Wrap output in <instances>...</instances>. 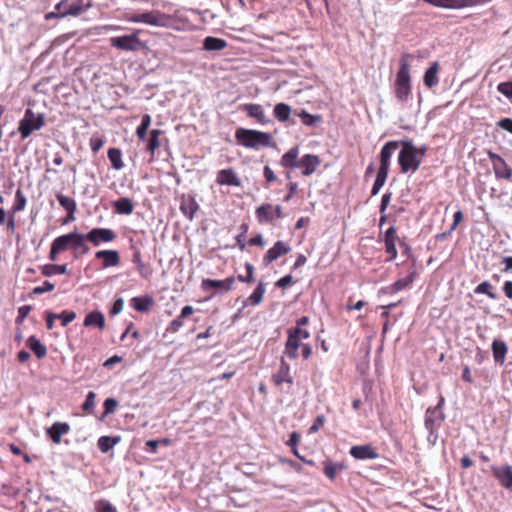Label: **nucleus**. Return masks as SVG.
I'll return each mask as SVG.
<instances>
[{
	"label": "nucleus",
	"mask_w": 512,
	"mask_h": 512,
	"mask_svg": "<svg viewBox=\"0 0 512 512\" xmlns=\"http://www.w3.org/2000/svg\"><path fill=\"white\" fill-rule=\"evenodd\" d=\"M310 337V333L306 329L299 327L288 330V339L285 344V355L290 359L298 357V350L301 349L304 359H308L312 354L311 347L303 341Z\"/></svg>",
	"instance_id": "nucleus-1"
},
{
	"label": "nucleus",
	"mask_w": 512,
	"mask_h": 512,
	"mask_svg": "<svg viewBox=\"0 0 512 512\" xmlns=\"http://www.w3.org/2000/svg\"><path fill=\"white\" fill-rule=\"evenodd\" d=\"M403 148L398 156V163L403 173L416 171L425 154V148H417L410 141L402 142Z\"/></svg>",
	"instance_id": "nucleus-2"
},
{
	"label": "nucleus",
	"mask_w": 512,
	"mask_h": 512,
	"mask_svg": "<svg viewBox=\"0 0 512 512\" xmlns=\"http://www.w3.org/2000/svg\"><path fill=\"white\" fill-rule=\"evenodd\" d=\"M410 55L403 54L400 58V67L396 75L395 92L396 97L401 102H406L411 93L410 86Z\"/></svg>",
	"instance_id": "nucleus-3"
},
{
	"label": "nucleus",
	"mask_w": 512,
	"mask_h": 512,
	"mask_svg": "<svg viewBox=\"0 0 512 512\" xmlns=\"http://www.w3.org/2000/svg\"><path fill=\"white\" fill-rule=\"evenodd\" d=\"M235 137L241 145L253 149L269 146L272 139L269 133L243 128L236 131Z\"/></svg>",
	"instance_id": "nucleus-4"
},
{
	"label": "nucleus",
	"mask_w": 512,
	"mask_h": 512,
	"mask_svg": "<svg viewBox=\"0 0 512 512\" xmlns=\"http://www.w3.org/2000/svg\"><path fill=\"white\" fill-rule=\"evenodd\" d=\"M44 126V114L35 113L32 109H26L23 118L19 122L18 131L22 139L28 138L34 131Z\"/></svg>",
	"instance_id": "nucleus-5"
},
{
	"label": "nucleus",
	"mask_w": 512,
	"mask_h": 512,
	"mask_svg": "<svg viewBox=\"0 0 512 512\" xmlns=\"http://www.w3.org/2000/svg\"><path fill=\"white\" fill-rule=\"evenodd\" d=\"M91 6L90 0H62L55 5L59 17L79 16Z\"/></svg>",
	"instance_id": "nucleus-6"
},
{
	"label": "nucleus",
	"mask_w": 512,
	"mask_h": 512,
	"mask_svg": "<svg viewBox=\"0 0 512 512\" xmlns=\"http://www.w3.org/2000/svg\"><path fill=\"white\" fill-rule=\"evenodd\" d=\"M110 45L123 51H137L143 47L139 38V30L129 35L111 37Z\"/></svg>",
	"instance_id": "nucleus-7"
},
{
	"label": "nucleus",
	"mask_w": 512,
	"mask_h": 512,
	"mask_svg": "<svg viewBox=\"0 0 512 512\" xmlns=\"http://www.w3.org/2000/svg\"><path fill=\"white\" fill-rule=\"evenodd\" d=\"M130 21L134 23H145L156 27H169L171 18L168 15L160 13L159 11H151L136 14L130 18Z\"/></svg>",
	"instance_id": "nucleus-8"
},
{
	"label": "nucleus",
	"mask_w": 512,
	"mask_h": 512,
	"mask_svg": "<svg viewBox=\"0 0 512 512\" xmlns=\"http://www.w3.org/2000/svg\"><path fill=\"white\" fill-rule=\"evenodd\" d=\"M442 420V413L437 407L426 411L425 427L429 431L428 441L433 445L437 442V430Z\"/></svg>",
	"instance_id": "nucleus-9"
},
{
	"label": "nucleus",
	"mask_w": 512,
	"mask_h": 512,
	"mask_svg": "<svg viewBox=\"0 0 512 512\" xmlns=\"http://www.w3.org/2000/svg\"><path fill=\"white\" fill-rule=\"evenodd\" d=\"M83 240H86V235L77 232L61 235L54 239V249L65 251L71 248L77 250L78 246L83 245Z\"/></svg>",
	"instance_id": "nucleus-10"
},
{
	"label": "nucleus",
	"mask_w": 512,
	"mask_h": 512,
	"mask_svg": "<svg viewBox=\"0 0 512 512\" xmlns=\"http://www.w3.org/2000/svg\"><path fill=\"white\" fill-rule=\"evenodd\" d=\"M490 469L500 486L512 493V466L508 464L492 465Z\"/></svg>",
	"instance_id": "nucleus-11"
},
{
	"label": "nucleus",
	"mask_w": 512,
	"mask_h": 512,
	"mask_svg": "<svg viewBox=\"0 0 512 512\" xmlns=\"http://www.w3.org/2000/svg\"><path fill=\"white\" fill-rule=\"evenodd\" d=\"M115 239L116 233L109 228H94L86 235V240L90 241L94 246L112 242Z\"/></svg>",
	"instance_id": "nucleus-12"
},
{
	"label": "nucleus",
	"mask_w": 512,
	"mask_h": 512,
	"mask_svg": "<svg viewBox=\"0 0 512 512\" xmlns=\"http://www.w3.org/2000/svg\"><path fill=\"white\" fill-rule=\"evenodd\" d=\"M234 282V277H229L224 280L203 279L201 288L205 291L214 289L220 292H228L232 289Z\"/></svg>",
	"instance_id": "nucleus-13"
},
{
	"label": "nucleus",
	"mask_w": 512,
	"mask_h": 512,
	"mask_svg": "<svg viewBox=\"0 0 512 512\" xmlns=\"http://www.w3.org/2000/svg\"><path fill=\"white\" fill-rule=\"evenodd\" d=\"M435 7L446 9H461L476 4V0H423Z\"/></svg>",
	"instance_id": "nucleus-14"
},
{
	"label": "nucleus",
	"mask_w": 512,
	"mask_h": 512,
	"mask_svg": "<svg viewBox=\"0 0 512 512\" xmlns=\"http://www.w3.org/2000/svg\"><path fill=\"white\" fill-rule=\"evenodd\" d=\"M399 147V143L397 141H389L387 142L380 153V167L378 170L389 171L390 159L395 150Z\"/></svg>",
	"instance_id": "nucleus-15"
},
{
	"label": "nucleus",
	"mask_w": 512,
	"mask_h": 512,
	"mask_svg": "<svg viewBox=\"0 0 512 512\" xmlns=\"http://www.w3.org/2000/svg\"><path fill=\"white\" fill-rule=\"evenodd\" d=\"M495 175L499 178L509 179L512 176V169L504 159L496 154H490Z\"/></svg>",
	"instance_id": "nucleus-16"
},
{
	"label": "nucleus",
	"mask_w": 512,
	"mask_h": 512,
	"mask_svg": "<svg viewBox=\"0 0 512 512\" xmlns=\"http://www.w3.org/2000/svg\"><path fill=\"white\" fill-rule=\"evenodd\" d=\"M320 164L321 160L317 155L306 154L299 160L298 167L303 168L302 174L304 176H309L317 170Z\"/></svg>",
	"instance_id": "nucleus-17"
},
{
	"label": "nucleus",
	"mask_w": 512,
	"mask_h": 512,
	"mask_svg": "<svg viewBox=\"0 0 512 512\" xmlns=\"http://www.w3.org/2000/svg\"><path fill=\"white\" fill-rule=\"evenodd\" d=\"M70 431V425L66 422H55L51 427L46 429V434L55 444L61 442L63 435L68 434Z\"/></svg>",
	"instance_id": "nucleus-18"
},
{
	"label": "nucleus",
	"mask_w": 512,
	"mask_h": 512,
	"mask_svg": "<svg viewBox=\"0 0 512 512\" xmlns=\"http://www.w3.org/2000/svg\"><path fill=\"white\" fill-rule=\"evenodd\" d=\"M290 251V247L282 241H277L273 247H271L266 255L264 256L263 262L265 265H269L282 255L287 254Z\"/></svg>",
	"instance_id": "nucleus-19"
},
{
	"label": "nucleus",
	"mask_w": 512,
	"mask_h": 512,
	"mask_svg": "<svg viewBox=\"0 0 512 512\" xmlns=\"http://www.w3.org/2000/svg\"><path fill=\"white\" fill-rule=\"evenodd\" d=\"M216 182L219 185H229L236 187L241 185V180L232 169H222L218 171Z\"/></svg>",
	"instance_id": "nucleus-20"
},
{
	"label": "nucleus",
	"mask_w": 512,
	"mask_h": 512,
	"mask_svg": "<svg viewBox=\"0 0 512 512\" xmlns=\"http://www.w3.org/2000/svg\"><path fill=\"white\" fill-rule=\"evenodd\" d=\"M199 205L193 196H183L180 203V211L189 220L194 218V214L198 211Z\"/></svg>",
	"instance_id": "nucleus-21"
},
{
	"label": "nucleus",
	"mask_w": 512,
	"mask_h": 512,
	"mask_svg": "<svg viewBox=\"0 0 512 512\" xmlns=\"http://www.w3.org/2000/svg\"><path fill=\"white\" fill-rule=\"evenodd\" d=\"M243 110L246 111L249 117L256 119L260 124H267L270 122L265 115L262 106L259 104H245L243 105Z\"/></svg>",
	"instance_id": "nucleus-22"
},
{
	"label": "nucleus",
	"mask_w": 512,
	"mask_h": 512,
	"mask_svg": "<svg viewBox=\"0 0 512 512\" xmlns=\"http://www.w3.org/2000/svg\"><path fill=\"white\" fill-rule=\"evenodd\" d=\"M96 258L103 260V267H113L120 263V256L116 250H100L95 254Z\"/></svg>",
	"instance_id": "nucleus-23"
},
{
	"label": "nucleus",
	"mask_w": 512,
	"mask_h": 512,
	"mask_svg": "<svg viewBox=\"0 0 512 512\" xmlns=\"http://www.w3.org/2000/svg\"><path fill=\"white\" fill-rule=\"evenodd\" d=\"M350 455L356 459H375L377 452L370 445L353 446L350 449Z\"/></svg>",
	"instance_id": "nucleus-24"
},
{
	"label": "nucleus",
	"mask_w": 512,
	"mask_h": 512,
	"mask_svg": "<svg viewBox=\"0 0 512 512\" xmlns=\"http://www.w3.org/2000/svg\"><path fill=\"white\" fill-rule=\"evenodd\" d=\"M273 381L277 386H281L284 383L288 385L293 383V379L290 375V367L283 359L281 360L278 372L273 376Z\"/></svg>",
	"instance_id": "nucleus-25"
},
{
	"label": "nucleus",
	"mask_w": 512,
	"mask_h": 512,
	"mask_svg": "<svg viewBox=\"0 0 512 512\" xmlns=\"http://www.w3.org/2000/svg\"><path fill=\"white\" fill-rule=\"evenodd\" d=\"M299 155V147L295 146L289 149L286 153H284L281 157L280 164L285 168H295L298 167L299 161H297Z\"/></svg>",
	"instance_id": "nucleus-26"
},
{
	"label": "nucleus",
	"mask_w": 512,
	"mask_h": 512,
	"mask_svg": "<svg viewBox=\"0 0 512 512\" xmlns=\"http://www.w3.org/2000/svg\"><path fill=\"white\" fill-rule=\"evenodd\" d=\"M84 326L90 327L95 326L99 329H104L105 327V318L104 315L100 311H93L86 315L84 319Z\"/></svg>",
	"instance_id": "nucleus-27"
},
{
	"label": "nucleus",
	"mask_w": 512,
	"mask_h": 512,
	"mask_svg": "<svg viewBox=\"0 0 512 512\" xmlns=\"http://www.w3.org/2000/svg\"><path fill=\"white\" fill-rule=\"evenodd\" d=\"M438 70H439V64L438 62H433L430 67L426 70L424 74V84L428 88H432L436 86L439 82L438 79Z\"/></svg>",
	"instance_id": "nucleus-28"
},
{
	"label": "nucleus",
	"mask_w": 512,
	"mask_h": 512,
	"mask_svg": "<svg viewBox=\"0 0 512 512\" xmlns=\"http://www.w3.org/2000/svg\"><path fill=\"white\" fill-rule=\"evenodd\" d=\"M57 200L59 204L68 212V220H74V213L77 209L75 200L63 194H58Z\"/></svg>",
	"instance_id": "nucleus-29"
},
{
	"label": "nucleus",
	"mask_w": 512,
	"mask_h": 512,
	"mask_svg": "<svg viewBox=\"0 0 512 512\" xmlns=\"http://www.w3.org/2000/svg\"><path fill=\"white\" fill-rule=\"evenodd\" d=\"M256 217L260 223L271 222L274 219L273 207L270 204H264L257 208Z\"/></svg>",
	"instance_id": "nucleus-30"
},
{
	"label": "nucleus",
	"mask_w": 512,
	"mask_h": 512,
	"mask_svg": "<svg viewBox=\"0 0 512 512\" xmlns=\"http://www.w3.org/2000/svg\"><path fill=\"white\" fill-rule=\"evenodd\" d=\"M113 207L119 214L129 215L133 212V203L129 198H120L113 203Z\"/></svg>",
	"instance_id": "nucleus-31"
},
{
	"label": "nucleus",
	"mask_w": 512,
	"mask_h": 512,
	"mask_svg": "<svg viewBox=\"0 0 512 512\" xmlns=\"http://www.w3.org/2000/svg\"><path fill=\"white\" fill-rule=\"evenodd\" d=\"M27 346L35 353L39 359L45 357L47 353L46 347L35 336L28 338Z\"/></svg>",
	"instance_id": "nucleus-32"
},
{
	"label": "nucleus",
	"mask_w": 512,
	"mask_h": 512,
	"mask_svg": "<svg viewBox=\"0 0 512 512\" xmlns=\"http://www.w3.org/2000/svg\"><path fill=\"white\" fill-rule=\"evenodd\" d=\"M227 46L225 40L216 37H206L204 40V49L208 51L223 50Z\"/></svg>",
	"instance_id": "nucleus-33"
},
{
	"label": "nucleus",
	"mask_w": 512,
	"mask_h": 512,
	"mask_svg": "<svg viewBox=\"0 0 512 512\" xmlns=\"http://www.w3.org/2000/svg\"><path fill=\"white\" fill-rule=\"evenodd\" d=\"M273 114L281 122L288 121L291 114V107L285 103H278L275 105Z\"/></svg>",
	"instance_id": "nucleus-34"
},
{
	"label": "nucleus",
	"mask_w": 512,
	"mask_h": 512,
	"mask_svg": "<svg viewBox=\"0 0 512 512\" xmlns=\"http://www.w3.org/2000/svg\"><path fill=\"white\" fill-rule=\"evenodd\" d=\"M295 115H297L301 119L304 125L310 127L315 126L322 121V117L320 115L309 114L306 110H300L299 112H295Z\"/></svg>",
	"instance_id": "nucleus-35"
},
{
	"label": "nucleus",
	"mask_w": 512,
	"mask_h": 512,
	"mask_svg": "<svg viewBox=\"0 0 512 512\" xmlns=\"http://www.w3.org/2000/svg\"><path fill=\"white\" fill-rule=\"evenodd\" d=\"M120 441V437L102 436L98 439V448L101 452L106 453L112 449Z\"/></svg>",
	"instance_id": "nucleus-36"
},
{
	"label": "nucleus",
	"mask_w": 512,
	"mask_h": 512,
	"mask_svg": "<svg viewBox=\"0 0 512 512\" xmlns=\"http://www.w3.org/2000/svg\"><path fill=\"white\" fill-rule=\"evenodd\" d=\"M108 158L116 170H121L124 167V163L122 161V153L120 149L110 148L108 150Z\"/></svg>",
	"instance_id": "nucleus-37"
},
{
	"label": "nucleus",
	"mask_w": 512,
	"mask_h": 512,
	"mask_svg": "<svg viewBox=\"0 0 512 512\" xmlns=\"http://www.w3.org/2000/svg\"><path fill=\"white\" fill-rule=\"evenodd\" d=\"M131 305L136 311L145 312L152 305V299L149 297H134L131 300Z\"/></svg>",
	"instance_id": "nucleus-38"
},
{
	"label": "nucleus",
	"mask_w": 512,
	"mask_h": 512,
	"mask_svg": "<svg viewBox=\"0 0 512 512\" xmlns=\"http://www.w3.org/2000/svg\"><path fill=\"white\" fill-rule=\"evenodd\" d=\"M344 468L345 466L342 463L327 461L324 465V473L329 479L333 480Z\"/></svg>",
	"instance_id": "nucleus-39"
},
{
	"label": "nucleus",
	"mask_w": 512,
	"mask_h": 512,
	"mask_svg": "<svg viewBox=\"0 0 512 512\" xmlns=\"http://www.w3.org/2000/svg\"><path fill=\"white\" fill-rule=\"evenodd\" d=\"M492 351L495 360L503 362L507 352V346L503 341L494 340L492 343Z\"/></svg>",
	"instance_id": "nucleus-40"
},
{
	"label": "nucleus",
	"mask_w": 512,
	"mask_h": 512,
	"mask_svg": "<svg viewBox=\"0 0 512 512\" xmlns=\"http://www.w3.org/2000/svg\"><path fill=\"white\" fill-rule=\"evenodd\" d=\"M413 282V276L409 275L405 278L399 279L396 282H394L391 286L385 288L383 291L389 292V293H396L407 286H409Z\"/></svg>",
	"instance_id": "nucleus-41"
},
{
	"label": "nucleus",
	"mask_w": 512,
	"mask_h": 512,
	"mask_svg": "<svg viewBox=\"0 0 512 512\" xmlns=\"http://www.w3.org/2000/svg\"><path fill=\"white\" fill-rule=\"evenodd\" d=\"M26 203H27V199L24 196L23 192L21 191V189H17L16 194H15V202L12 206L11 211H9V212L16 214L20 211H23L26 207Z\"/></svg>",
	"instance_id": "nucleus-42"
},
{
	"label": "nucleus",
	"mask_w": 512,
	"mask_h": 512,
	"mask_svg": "<svg viewBox=\"0 0 512 512\" xmlns=\"http://www.w3.org/2000/svg\"><path fill=\"white\" fill-rule=\"evenodd\" d=\"M151 116L149 114H145L142 116L141 124L138 126L136 130V135L140 140L146 139L147 131L151 125Z\"/></svg>",
	"instance_id": "nucleus-43"
},
{
	"label": "nucleus",
	"mask_w": 512,
	"mask_h": 512,
	"mask_svg": "<svg viewBox=\"0 0 512 512\" xmlns=\"http://www.w3.org/2000/svg\"><path fill=\"white\" fill-rule=\"evenodd\" d=\"M264 293L265 287L263 283H259L258 286L253 291V293L248 297L247 302H249L251 305L260 304L263 299Z\"/></svg>",
	"instance_id": "nucleus-44"
},
{
	"label": "nucleus",
	"mask_w": 512,
	"mask_h": 512,
	"mask_svg": "<svg viewBox=\"0 0 512 512\" xmlns=\"http://www.w3.org/2000/svg\"><path fill=\"white\" fill-rule=\"evenodd\" d=\"M387 175H388V172L378 170L375 182L372 187V195L378 194V192L380 191V189L383 187V185L386 182Z\"/></svg>",
	"instance_id": "nucleus-45"
},
{
	"label": "nucleus",
	"mask_w": 512,
	"mask_h": 512,
	"mask_svg": "<svg viewBox=\"0 0 512 512\" xmlns=\"http://www.w3.org/2000/svg\"><path fill=\"white\" fill-rule=\"evenodd\" d=\"M67 272L66 265H46L43 267L42 273L46 276H52L55 274H65Z\"/></svg>",
	"instance_id": "nucleus-46"
},
{
	"label": "nucleus",
	"mask_w": 512,
	"mask_h": 512,
	"mask_svg": "<svg viewBox=\"0 0 512 512\" xmlns=\"http://www.w3.org/2000/svg\"><path fill=\"white\" fill-rule=\"evenodd\" d=\"M492 287H491V284L487 281H484L482 283H480L476 289H475V293L477 294H486L489 298L491 299H495V294L491 291Z\"/></svg>",
	"instance_id": "nucleus-47"
},
{
	"label": "nucleus",
	"mask_w": 512,
	"mask_h": 512,
	"mask_svg": "<svg viewBox=\"0 0 512 512\" xmlns=\"http://www.w3.org/2000/svg\"><path fill=\"white\" fill-rule=\"evenodd\" d=\"M497 90L509 99H512V81L499 83Z\"/></svg>",
	"instance_id": "nucleus-48"
},
{
	"label": "nucleus",
	"mask_w": 512,
	"mask_h": 512,
	"mask_svg": "<svg viewBox=\"0 0 512 512\" xmlns=\"http://www.w3.org/2000/svg\"><path fill=\"white\" fill-rule=\"evenodd\" d=\"M118 406V402L114 398H107L104 402V415L113 413Z\"/></svg>",
	"instance_id": "nucleus-49"
},
{
	"label": "nucleus",
	"mask_w": 512,
	"mask_h": 512,
	"mask_svg": "<svg viewBox=\"0 0 512 512\" xmlns=\"http://www.w3.org/2000/svg\"><path fill=\"white\" fill-rule=\"evenodd\" d=\"M57 318L61 319L62 326H66L76 318V313L73 311H64L61 314H57Z\"/></svg>",
	"instance_id": "nucleus-50"
},
{
	"label": "nucleus",
	"mask_w": 512,
	"mask_h": 512,
	"mask_svg": "<svg viewBox=\"0 0 512 512\" xmlns=\"http://www.w3.org/2000/svg\"><path fill=\"white\" fill-rule=\"evenodd\" d=\"M161 143L159 139L150 138L147 141L146 150L151 153V160L154 158L156 149L160 147Z\"/></svg>",
	"instance_id": "nucleus-51"
},
{
	"label": "nucleus",
	"mask_w": 512,
	"mask_h": 512,
	"mask_svg": "<svg viewBox=\"0 0 512 512\" xmlns=\"http://www.w3.org/2000/svg\"><path fill=\"white\" fill-rule=\"evenodd\" d=\"M245 267H246V270H247V275L246 276H239L238 279L241 282L250 283V282H252L254 280V276H253V274H254V267L250 263H246Z\"/></svg>",
	"instance_id": "nucleus-52"
},
{
	"label": "nucleus",
	"mask_w": 512,
	"mask_h": 512,
	"mask_svg": "<svg viewBox=\"0 0 512 512\" xmlns=\"http://www.w3.org/2000/svg\"><path fill=\"white\" fill-rule=\"evenodd\" d=\"M95 397H96V394L92 391H90L87 396H86V400L85 402L83 403V410L85 411H90L94 405H95Z\"/></svg>",
	"instance_id": "nucleus-53"
},
{
	"label": "nucleus",
	"mask_w": 512,
	"mask_h": 512,
	"mask_svg": "<svg viewBox=\"0 0 512 512\" xmlns=\"http://www.w3.org/2000/svg\"><path fill=\"white\" fill-rule=\"evenodd\" d=\"M386 251L390 256V260H393L397 256V249L395 245V240H385Z\"/></svg>",
	"instance_id": "nucleus-54"
},
{
	"label": "nucleus",
	"mask_w": 512,
	"mask_h": 512,
	"mask_svg": "<svg viewBox=\"0 0 512 512\" xmlns=\"http://www.w3.org/2000/svg\"><path fill=\"white\" fill-rule=\"evenodd\" d=\"M54 284L49 282V281H45L43 283V285L41 286H37L33 289V293L34 294H43L45 292H49V291H52L54 289Z\"/></svg>",
	"instance_id": "nucleus-55"
},
{
	"label": "nucleus",
	"mask_w": 512,
	"mask_h": 512,
	"mask_svg": "<svg viewBox=\"0 0 512 512\" xmlns=\"http://www.w3.org/2000/svg\"><path fill=\"white\" fill-rule=\"evenodd\" d=\"M98 512H117L115 507L106 500H102L97 506Z\"/></svg>",
	"instance_id": "nucleus-56"
},
{
	"label": "nucleus",
	"mask_w": 512,
	"mask_h": 512,
	"mask_svg": "<svg viewBox=\"0 0 512 512\" xmlns=\"http://www.w3.org/2000/svg\"><path fill=\"white\" fill-rule=\"evenodd\" d=\"M104 145V140L99 137H92L90 139V148L94 153H97Z\"/></svg>",
	"instance_id": "nucleus-57"
},
{
	"label": "nucleus",
	"mask_w": 512,
	"mask_h": 512,
	"mask_svg": "<svg viewBox=\"0 0 512 512\" xmlns=\"http://www.w3.org/2000/svg\"><path fill=\"white\" fill-rule=\"evenodd\" d=\"M123 308H124V301L122 298H118L117 300H115V302L113 304L111 314L117 315L123 310Z\"/></svg>",
	"instance_id": "nucleus-58"
},
{
	"label": "nucleus",
	"mask_w": 512,
	"mask_h": 512,
	"mask_svg": "<svg viewBox=\"0 0 512 512\" xmlns=\"http://www.w3.org/2000/svg\"><path fill=\"white\" fill-rule=\"evenodd\" d=\"M498 126L512 134V119L504 118L498 122Z\"/></svg>",
	"instance_id": "nucleus-59"
},
{
	"label": "nucleus",
	"mask_w": 512,
	"mask_h": 512,
	"mask_svg": "<svg viewBox=\"0 0 512 512\" xmlns=\"http://www.w3.org/2000/svg\"><path fill=\"white\" fill-rule=\"evenodd\" d=\"M324 422H325L324 416H318L316 418L315 422L313 423V425L310 427V432L311 433L317 432L323 426Z\"/></svg>",
	"instance_id": "nucleus-60"
},
{
	"label": "nucleus",
	"mask_w": 512,
	"mask_h": 512,
	"mask_svg": "<svg viewBox=\"0 0 512 512\" xmlns=\"http://www.w3.org/2000/svg\"><path fill=\"white\" fill-rule=\"evenodd\" d=\"M30 311H31V306H29V305H23V306L19 307V309H18V314H19L18 319L20 321H23L24 318H26L28 316Z\"/></svg>",
	"instance_id": "nucleus-61"
},
{
	"label": "nucleus",
	"mask_w": 512,
	"mask_h": 512,
	"mask_svg": "<svg viewBox=\"0 0 512 512\" xmlns=\"http://www.w3.org/2000/svg\"><path fill=\"white\" fill-rule=\"evenodd\" d=\"M292 283V276L291 275H286L284 277H282L281 279H279L276 283V285L279 287V288H286L287 286H289L290 284Z\"/></svg>",
	"instance_id": "nucleus-62"
},
{
	"label": "nucleus",
	"mask_w": 512,
	"mask_h": 512,
	"mask_svg": "<svg viewBox=\"0 0 512 512\" xmlns=\"http://www.w3.org/2000/svg\"><path fill=\"white\" fill-rule=\"evenodd\" d=\"M183 324V318L179 316L170 323V329L173 332H176L183 326Z\"/></svg>",
	"instance_id": "nucleus-63"
},
{
	"label": "nucleus",
	"mask_w": 512,
	"mask_h": 512,
	"mask_svg": "<svg viewBox=\"0 0 512 512\" xmlns=\"http://www.w3.org/2000/svg\"><path fill=\"white\" fill-rule=\"evenodd\" d=\"M503 291L509 299H512V281H506L504 283Z\"/></svg>",
	"instance_id": "nucleus-64"
}]
</instances>
